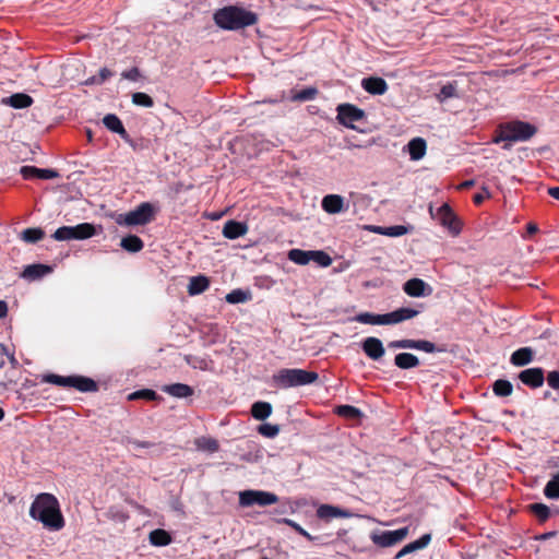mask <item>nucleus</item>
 Instances as JSON below:
<instances>
[{"instance_id":"1","label":"nucleus","mask_w":559,"mask_h":559,"mask_svg":"<svg viewBox=\"0 0 559 559\" xmlns=\"http://www.w3.org/2000/svg\"><path fill=\"white\" fill-rule=\"evenodd\" d=\"M29 516L50 532H59L66 525L57 497L49 492L38 493L29 508Z\"/></svg>"},{"instance_id":"2","label":"nucleus","mask_w":559,"mask_h":559,"mask_svg":"<svg viewBox=\"0 0 559 559\" xmlns=\"http://www.w3.org/2000/svg\"><path fill=\"white\" fill-rule=\"evenodd\" d=\"M214 22L223 29L238 31L254 25L258 22V15L245 8L228 5L214 13Z\"/></svg>"},{"instance_id":"3","label":"nucleus","mask_w":559,"mask_h":559,"mask_svg":"<svg viewBox=\"0 0 559 559\" xmlns=\"http://www.w3.org/2000/svg\"><path fill=\"white\" fill-rule=\"evenodd\" d=\"M420 313L419 309L402 307L392 312L376 314L371 312H361L355 317V321L371 325H392L406 320H411Z\"/></svg>"},{"instance_id":"4","label":"nucleus","mask_w":559,"mask_h":559,"mask_svg":"<svg viewBox=\"0 0 559 559\" xmlns=\"http://www.w3.org/2000/svg\"><path fill=\"white\" fill-rule=\"evenodd\" d=\"M537 129L535 126L515 120L506 122L499 126L497 131V135L493 138V143L500 142H524L530 140L535 133Z\"/></svg>"},{"instance_id":"5","label":"nucleus","mask_w":559,"mask_h":559,"mask_svg":"<svg viewBox=\"0 0 559 559\" xmlns=\"http://www.w3.org/2000/svg\"><path fill=\"white\" fill-rule=\"evenodd\" d=\"M319 374L304 369H282L274 376V381L283 388L300 386L313 383Z\"/></svg>"},{"instance_id":"6","label":"nucleus","mask_w":559,"mask_h":559,"mask_svg":"<svg viewBox=\"0 0 559 559\" xmlns=\"http://www.w3.org/2000/svg\"><path fill=\"white\" fill-rule=\"evenodd\" d=\"M157 210L150 202L139 204L134 210L119 214L116 218L118 225L124 226H143L151 223Z\"/></svg>"},{"instance_id":"7","label":"nucleus","mask_w":559,"mask_h":559,"mask_svg":"<svg viewBox=\"0 0 559 559\" xmlns=\"http://www.w3.org/2000/svg\"><path fill=\"white\" fill-rule=\"evenodd\" d=\"M44 381L47 383L56 384L63 388H74L80 392H95L97 391V383L87 377L83 376H59L46 374Z\"/></svg>"},{"instance_id":"8","label":"nucleus","mask_w":559,"mask_h":559,"mask_svg":"<svg viewBox=\"0 0 559 559\" xmlns=\"http://www.w3.org/2000/svg\"><path fill=\"white\" fill-rule=\"evenodd\" d=\"M278 502V497L270 491L248 489L239 492V504L243 508L266 507Z\"/></svg>"},{"instance_id":"9","label":"nucleus","mask_w":559,"mask_h":559,"mask_svg":"<svg viewBox=\"0 0 559 559\" xmlns=\"http://www.w3.org/2000/svg\"><path fill=\"white\" fill-rule=\"evenodd\" d=\"M408 527H401L395 531H377L370 534L371 542L382 548L394 546L406 538Z\"/></svg>"},{"instance_id":"10","label":"nucleus","mask_w":559,"mask_h":559,"mask_svg":"<svg viewBox=\"0 0 559 559\" xmlns=\"http://www.w3.org/2000/svg\"><path fill=\"white\" fill-rule=\"evenodd\" d=\"M337 121L346 128L356 129L355 122L365 120L366 114L362 109L352 104H341L336 108Z\"/></svg>"},{"instance_id":"11","label":"nucleus","mask_w":559,"mask_h":559,"mask_svg":"<svg viewBox=\"0 0 559 559\" xmlns=\"http://www.w3.org/2000/svg\"><path fill=\"white\" fill-rule=\"evenodd\" d=\"M436 216L437 221L447 228L452 236H457L461 233L462 224L448 203H443L437 209Z\"/></svg>"},{"instance_id":"12","label":"nucleus","mask_w":559,"mask_h":559,"mask_svg":"<svg viewBox=\"0 0 559 559\" xmlns=\"http://www.w3.org/2000/svg\"><path fill=\"white\" fill-rule=\"evenodd\" d=\"M518 378L524 385L531 389L540 388L545 381L544 370L540 367H533L522 370Z\"/></svg>"},{"instance_id":"13","label":"nucleus","mask_w":559,"mask_h":559,"mask_svg":"<svg viewBox=\"0 0 559 559\" xmlns=\"http://www.w3.org/2000/svg\"><path fill=\"white\" fill-rule=\"evenodd\" d=\"M361 348L364 353L372 360H379L385 353L381 340L373 336L365 338L361 343Z\"/></svg>"},{"instance_id":"14","label":"nucleus","mask_w":559,"mask_h":559,"mask_svg":"<svg viewBox=\"0 0 559 559\" xmlns=\"http://www.w3.org/2000/svg\"><path fill=\"white\" fill-rule=\"evenodd\" d=\"M317 516L321 520L330 521L335 518L348 519L352 512L332 504H321L317 509Z\"/></svg>"},{"instance_id":"15","label":"nucleus","mask_w":559,"mask_h":559,"mask_svg":"<svg viewBox=\"0 0 559 559\" xmlns=\"http://www.w3.org/2000/svg\"><path fill=\"white\" fill-rule=\"evenodd\" d=\"M104 126L114 133L119 134L126 142H130V135L124 129L121 120L114 114H108L103 118Z\"/></svg>"},{"instance_id":"16","label":"nucleus","mask_w":559,"mask_h":559,"mask_svg":"<svg viewBox=\"0 0 559 559\" xmlns=\"http://www.w3.org/2000/svg\"><path fill=\"white\" fill-rule=\"evenodd\" d=\"M362 88L372 95H383L388 91V84L382 78L370 76L361 81Z\"/></svg>"},{"instance_id":"17","label":"nucleus","mask_w":559,"mask_h":559,"mask_svg":"<svg viewBox=\"0 0 559 559\" xmlns=\"http://www.w3.org/2000/svg\"><path fill=\"white\" fill-rule=\"evenodd\" d=\"M248 231V226L245 223L237 221H228L223 227V236L227 239H237Z\"/></svg>"},{"instance_id":"18","label":"nucleus","mask_w":559,"mask_h":559,"mask_svg":"<svg viewBox=\"0 0 559 559\" xmlns=\"http://www.w3.org/2000/svg\"><path fill=\"white\" fill-rule=\"evenodd\" d=\"M431 542V534H424L419 539L405 545L394 557L400 559L408 554L426 548Z\"/></svg>"},{"instance_id":"19","label":"nucleus","mask_w":559,"mask_h":559,"mask_svg":"<svg viewBox=\"0 0 559 559\" xmlns=\"http://www.w3.org/2000/svg\"><path fill=\"white\" fill-rule=\"evenodd\" d=\"M534 360V350L531 347H521L512 353L510 362L516 367H523Z\"/></svg>"},{"instance_id":"20","label":"nucleus","mask_w":559,"mask_h":559,"mask_svg":"<svg viewBox=\"0 0 559 559\" xmlns=\"http://www.w3.org/2000/svg\"><path fill=\"white\" fill-rule=\"evenodd\" d=\"M322 209L329 214L341 213L344 207V199L338 194H328L322 199Z\"/></svg>"},{"instance_id":"21","label":"nucleus","mask_w":559,"mask_h":559,"mask_svg":"<svg viewBox=\"0 0 559 559\" xmlns=\"http://www.w3.org/2000/svg\"><path fill=\"white\" fill-rule=\"evenodd\" d=\"M427 150L426 141L423 138H414L407 144V151L412 160L421 159Z\"/></svg>"},{"instance_id":"22","label":"nucleus","mask_w":559,"mask_h":559,"mask_svg":"<svg viewBox=\"0 0 559 559\" xmlns=\"http://www.w3.org/2000/svg\"><path fill=\"white\" fill-rule=\"evenodd\" d=\"M428 285L420 278H412L404 283L403 290L411 297H421L427 295L425 289Z\"/></svg>"},{"instance_id":"23","label":"nucleus","mask_w":559,"mask_h":559,"mask_svg":"<svg viewBox=\"0 0 559 559\" xmlns=\"http://www.w3.org/2000/svg\"><path fill=\"white\" fill-rule=\"evenodd\" d=\"M2 103L16 109L27 108L33 104V98L24 93H16L2 99Z\"/></svg>"},{"instance_id":"24","label":"nucleus","mask_w":559,"mask_h":559,"mask_svg":"<svg viewBox=\"0 0 559 559\" xmlns=\"http://www.w3.org/2000/svg\"><path fill=\"white\" fill-rule=\"evenodd\" d=\"M163 392L178 399L189 397L193 394V389L185 383H174L163 386Z\"/></svg>"},{"instance_id":"25","label":"nucleus","mask_w":559,"mask_h":559,"mask_svg":"<svg viewBox=\"0 0 559 559\" xmlns=\"http://www.w3.org/2000/svg\"><path fill=\"white\" fill-rule=\"evenodd\" d=\"M50 272H51V267L48 266V265H45V264H31V265H27L24 269V271L22 273V276L24 278L34 281V280H38V278L47 275Z\"/></svg>"},{"instance_id":"26","label":"nucleus","mask_w":559,"mask_h":559,"mask_svg":"<svg viewBox=\"0 0 559 559\" xmlns=\"http://www.w3.org/2000/svg\"><path fill=\"white\" fill-rule=\"evenodd\" d=\"M210 286V281L204 275L192 276L188 285L190 296H195L205 292Z\"/></svg>"},{"instance_id":"27","label":"nucleus","mask_w":559,"mask_h":559,"mask_svg":"<svg viewBox=\"0 0 559 559\" xmlns=\"http://www.w3.org/2000/svg\"><path fill=\"white\" fill-rule=\"evenodd\" d=\"M394 365L400 369H411L419 366V359L411 353H400L394 357Z\"/></svg>"},{"instance_id":"28","label":"nucleus","mask_w":559,"mask_h":559,"mask_svg":"<svg viewBox=\"0 0 559 559\" xmlns=\"http://www.w3.org/2000/svg\"><path fill=\"white\" fill-rule=\"evenodd\" d=\"M148 540L153 546L163 547L169 545L173 542V538L167 531L156 528L150 533Z\"/></svg>"},{"instance_id":"29","label":"nucleus","mask_w":559,"mask_h":559,"mask_svg":"<svg viewBox=\"0 0 559 559\" xmlns=\"http://www.w3.org/2000/svg\"><path fill=\"white\" fill-rule=\"evenodd\" d=\"M71 227L74 240L88 239L96 234L95 226L90 223H82Z\"/></svg>"},{"instance_id":"30","label":"nucleus","mask_w":559,"mask_h":559,"mask_svg":"<svg viewBox=\"0 0 559 559\" xmlns=\"http://www.w3.org/2000/svg\"><path fill=\"white\" fill-rule=\"evenodd\" d=\"M272 414V405L267 402H255L251 406V415L258 420H265Z\"/></svg>"},{"instance_id":"31","label":"nucleus","mask_w":559,"mask_h":559,"mask_svg":"<svg viewBox=\"0 0 559 559\" xmlns=\"http://www.w3.org/2000/svg\"><path fill=\"white\" fill-rule=\"evenodd\" d=\"M120 246L128 252H139L143 249L144 243L139 236L129 235L121 239Z\"/></svg>"},{"instance_id":"32","label":"nucleus","mask_w":559,"mask_h":559,"mask_svg":"<svg viewBox=\"0 0 559 559\" xmlns=\"http://www.w3.org/2000/svg\"><path fill=\"white\" fill-rule=\"evenodd\" d=\"M409 349H417L425 353L443 352L438 348L432 342L427 340H412L409 338Z\"/></svg>"},{"instance_id":"33","label":"nucleus","mask_w":559,"mask_h":559,"mask_svg":"<svg viewBox=\"0 0 559 559\" xmlns=\"http://www.w3.org/2000/svg\"><path fill=\"white\" fill-rule=\"evenodd\" d=\"M287 258L298 265H306L310 262V250L292 249L288 251Z\"/></svg>"},{"instance_id":"34","label":"nucleus","mask_w":559,"mask_h":559,"mask_svg":"<svg viewBox=\"0 0 559 559\" xmlns=\"http://www.w3.org/2000/svg\"><path fill=\"white\" fill-rule=\"evenodd\" d=\"M335 413L347 419H358L362 416V413L359 408L352 405H340L335 408Z\"/></svg>"},{"instance_id":"35","label":"nucleus","mask_w":559,"mask_h":559,"mask_svg":"<svg viewBox=\"0 0 559 559\" xmlns=\"http://www.w3.org/2000/svg\"><path fill=\"white\" fill-rule=\"evenodd\" d=\"M544 495L549 499H559V472L546 484Z\"/></svg>"},{"instance_id":"36","label":"nucleus","mask_w":559,"mask_h":559,"mask_svg":"<svg viewBox=\"0 0 559 559\" xmlns=\"http://www.w3.org/2000/svg\"><path fill=\"white\" fill-rule=\"evenodd\" d=\"M45 231L41 228H26L21 233V239L27 243H35L41 240Z\"/></svg>"},{"instance_id":"37","label":"nucleus","mask_w":559,"mask_h":559,"mask_svg":"<svg viewBox=\"0 0 559 559\" xmlns=\"http://www.w3.org/2000/svg\"><path fill=\"white\" fill-rule=\"evenodd\" d=\"M492 391L497 396L506 397L512 394L513 385L508 380L499 379L495 381L492 385Z\"/></svg>"},{"instance_id":"38","label":"nucleus","mask_w":559,"mask_h":559,"mask_svg":"<svg viewBox=\"0 0 559 559\" xmlns=\"http://www.w3.org/2000/svg\"><path fill=\"white\" fill-rule=\"evenodd\" d=\"M195 444H197L198 449L210 452V453H214V452L218 451V449H219L218 441L213 438H206V437L199 438L195 441Z\"/></svg>"},{"instance_id":"39","label":"nucleus","mask_w":559,"mask_h":559,"mask_svg":"<svg viewBox=\"0 0 559 559\" xmlns=\"http://www.w3.org/2000/svg\"><path fill=\"white\" fill-rule=\"evenodd\" d=\"M310 261L316 262L322 267H328L332 263L331 257L322 250H310Z\"/></svg>"},{"instance_id":"40","label":"nucleus","mask_w":559,"mask_h":559,"mask_svg":"<svg viewBox=\"0 0 559 559\" xmlns=\"http://www.w3.org/2000/svg\"><path fill=\"white\" fill-rule=\"evenodd\" d=\"M277 523H281V524H285V525H288L289 527H292L293 530H295L298 534H300L301 536H304L305 538H307L308 540H316L318 539V537L316 536H312L311 534H309L305 528H302L297 522L290 520V519H286V518H283V519H278L276 520Z\"/></svg>"},{"instance_id":"41","label":"nucleus","mask_w":559,"mask_h":559,"mask_svg":"<svg viewBox=\"0 0 559 559\" xmlns=\"http://www.w3.org/2000/svg\"><path fill=\"white\" fill-rule=\"evenodd\" d=\"M132 103L135 106L144 107V108H152L154 106L153 98L143 92H136L132 94Z\"/></svg>"},{"instance_id":"42","label":"nucleus","mask_w":559,"mask_h":559,"mask_svg":"<svg viewBox=\"0 0 559 559\" xmlns=\"http://www.w3.org/2000/svg\"><path fill=\"white\" fill-rule=\"evenodd\" d=\"M530 510L540 522H545L550 516V509L544 503H533Z\"/></svg>"},{"instance_id":"43","label":"nucleus","mask_w":559,"mask_h":559,"mask_svg":"<svg viewBox=\"0 0 559 559\" xmlns=\"http://www.w3.org/2000/svg\"><path fill=\"white\" fill-rule=\"evenodd\" d=\"M106 516L110 521L120 523H124L129 519L128 513L118 507H110L106 512Z\"/></svg>"},{"instance_id":"44","label":"nucleus","mask_w":559,"mask_h":559,"mask_svg":"<svg viewBox=\"0 0 559 559\" xmlns=\"http://www.w3.org/2000/svg\"><path fill=\"white\" fill-rule=\"evenodd\" d=\"M250 295L248 292H245L242 289H234L230 293H228L225 297L226 301L228 304H240L249 300Z\"/></svg>"},{"instance_id":"45","label":"nucleus","mask_w":559,"mask_h":559,"mask_svg":"<svg viewBox=\"0 0 559 559\" xmlns=\"http://www.w3.org/2000/svg\"><path fill=\"white\" fill-rule=\"evenodd\" d=\"M128 399L130 401L139 400V399L146 400V401H155V400H158L159 396L157 395V393L154 390L143 389V390H139V391L131 393Z\"/></svg>"},{"instance_id":"46","label":"nucleus","mask_w":559,"mask_h":559,"mask_svg":"<svg viewBox=\"0 0 559 559\" xmlns=\"http://www.w3.org/2000/svg\"><path fill=\"white\" fill-rule=\"evenodd\" d=\"M318 94V90L314 87H307L299 92H296L292 96V100L294 102H306V100H312L316 95Z\"/></svg>"},{"instance_id":"47","label":"nucleus","mask_w":559,"mask_h":559,"mask_svg":"<svg viewBox=\"0 0 559 559\" xmlns=\"http://www.w3.org/2000/svg\"><path fill=\"white\" fill-rule=\"evenodd\" d=\"M378 231L381 235L390 236V237H400L407 233V228L403 225H394L389 227H378Z\"/></svg>"},{"instance_id":"48","label":"nucleus","mask_w":559,"mask_h":559,"mask_svg":"<svg viewBox=\"0 0 559 559\" xmlns=\"http://www.w3.org/2000/svg\"><path fill=\"white\" fill-rule=\"evenodd\" d=\"M456 96V85L453 83H448L441 87L439 94L437 95V98L440 103H443L444 100Z\"/></svg>"},{"instance_id":"49","label":"nucleus","mask_w":559,"mask_h":559,"mask_svg":"<svg viewBox=\"0 0 559 559\" xmlns=\"http://www.w3.org/2000/svg\"><path fill=\"white\" fill-rule=\"evenodd\" d=\"M52 238L57 241L74 240L71 226L59 227L53 234Z\"/></svg>"},{"instance_id":"50","label":"nucleus","mask_w":559,"mask_h":559,"mask_svg":"<svg viewBox=\"0 0 559 559\" xmlns=\"http://www.w3.org/2000/svg\"><path fill=\"white\" fill-rule=\"evenodd\" d=\"M258 432L266 438H274L280 433V426L272 424H262L258 427Z\"/></svg>"},{"instance_id":"51","label":"nucleus","mask_w":559,"mask_h":559,"mask_svg":"<svg viewBox=\"0 0 559 559\" xmlns=\"http://www.w3.org/2000/svg\"><path fill=\"white\" fill-rule=\"evenodd\" d=\"M121 78L122 79H126V80H129V81H133V82H136L139 81L142 75H141V72L139 70V68L136 67H133L129 70H126L121 73Z\"/></svg>"},{"instance_id":"52","label":"nucleus","mask_w":559,"mask_h":559,"mask_svg":"<svg viewBox=\"0 0 559 559\" xmlns=\"http://www.w3.org/2000/svg\"><path fill=\"white\" fill-rule=\"evenodd\" d=\"M20 174L26 180L35 179L38 176V168L35 166H23Z\"/></svg>"},{"instance_id":"53","label":"nucleus","mask_w":559,"mask_h":559,"mask_svg":"<svg viewBox=\"0 0 559 559\" xmlns=\"http://www.w3.org/2000/svg\"><path fill=\"white\" fill-rule=\"evenodd\" d=\"M547 383L554 390H559V371H550L547 376Z\"/></svg>"},{"instance_id":"54","label":"nucleus","mask_w":559,"mask_h":559,"mask_svg":"<svg viewBox=\"0 0 559 559\" xmlns=\"http://www.w3.org/2000/svg\"><path fill=\"white\" fill-rule=\"evenodd\" d=\"M57 177H59V174H58V171H56L53 169L38 168V176H37L38 179H53Z\"/></svg>"},{"instance_id":"55","label":"nucleus","mask_w":559,"mask_h":559,"mask_svg":"<svg viewBox=\"0 0 559 559\" xmlns=\"http://www.w3.org/2000/svg\"><path fill=\"white\" fill-rule=\"evenodd\" d=\"M389 347L393 349H409V338L396 340L389 343Z\"/></svg>"},{"instance_id":"56","label":"nucleus","mask_w":559,"mask_h":559,"mask_svg":"<svg viewBox=\"0 0 559 559\" xmlns=\"http://www.w3.org/2000/svg\"><path fill=\"white\" fill-rule=\"evenodd\" d=\"M114 75V72L110 71L107 68H102L97 74V85L103 84L106 80L111 78Z\"/></svg>"},{"instance_id":"57","label":"nucleus","mask_w":559,"mask_h":559,"mask_svg":"<svg viewBox=\"0 0 559 559\" xmlns=\"http://www.w3.org/2000/svg\"><path fill=\"white\" fill-rule=\"evenodd\" d=\"M9 358L12 364H16V359L13 355H9L5 347L0 346V368L5 365V359Z\"/></svg>"},{"instance_id":"58","label":"nucleus","mask_w":559,"mask_h":559,"mask_svg":"<svg viewBox=\"0 0 559 559\" xmlns=\"http://www.w3.org/2000/svg\"><path fill=\"white\" fill-rule=\"evenodd\" d=\"M130 444H132L134 448H151L153 443L148 441H139V440H130Z\"/></svg>"},{"instance_id":"59","label":"nucleus","mask_w":559,"mask_h":559,"mask_svg":"<svg viewBox=\"0 0 559 559\" xmlns=\"http://www.w3.org/2000/svg\"><path fill=\"white\" fill-rule=\"evenodd\" d=\"M8 314V305L5 301L0 300V319Z\"/></svg>"},{"instance_id":"60","label":"nucleus","mask_w":559,"mask_h":559,"mask_svg":"<svg viewBox=\"0 0 559 559\" xmlns=\"http://www.w3.org/2000/svg\"><path fill=\"white\" fill-rule=\"evenodd\" d=\"M548 193L550 197L559 201V187L549 188Z\"/></svg>"},{"instance_id":"61","label":"nucleus","mask_w":559,"mask_h":559,"mask_svg":"<svg viewBox=\"0 0 559 559\" xmlns=\"http://www.w3.org/2000/svg\"><path fill=\"white\" fill-rule=\"evenodd\" d=\"M187 362H188L189 365L193 366L194 368L200 367V368H202V369L204 368V366H203V365H205V361H204L203 359L199 360V362H197V364H195V362H193L189 357L187 358Z\"/></svg>"},{"instance_id":"62","label":"nucleus","mask_w":559,"mask_h":559,"mask_svg":"<svg viewBox=\"0 0 559 559\" xmlns=\"http://www.w3.org/2000/svg\"><path fill=\"white\" fill-rule=\"evenodd\" d=\"M555 535H556V532H548V533H544V534L537 536L536 539L545 540V539H548L550 537H554Z\"/></svg>"},{"instance_id":"63","label":"nucleus","mask_w":559,"mask_h":559,"mask_svg":"<svg viewBox=\"0 0 559 559\" xmlns=\"http://www.w3.org/2000/svg\"><path fill=\"white\" fill-rule=\"evenodd\" d=\"M97 84V75L91 76L85 81V85Z\"/></svg>"},{"instance_id":"64","label":"nucleus","mask_w":559,"mask_h":559,"mask_svg":"<svg viewBox=\"0 0 559 559\" xmlns=\"http://www.w3.org/2000/svg\"><path fill=\"white\" fill-rule=\"evenodd\" d=\"M527 231H528L530 234H534V233H536V231H537V226H536L535 224H528V225H527Z\"/></svg>"}]
</instances>
